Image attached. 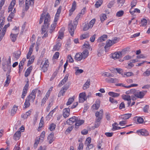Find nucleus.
Listing matches in <instances>:
<instances>
[{
    "label": "nucleus",
    "mask_w": 150,
    "mask_h": 150,
    "mask_svg": "<svg viewBox=\"0 0 150 150\" xmlns=\"http://www.w3.org/2000/svg\"><path fill=\"white\" fill-rule=\"evenodd\" d=\"M33 69V67L32 66H30L26 70L25 74V77H28L30 74L31 71Z\"/></svg>",
    "instance_id": "nucleus-22"
},
{
    "label": "nucleus",
    "mask_w": 150,
    "mask_h": 150,
    "mask_svg": "<svg viewBox=\"0 0 150 150\" xmlns=\"http://www.w3.org/2000/svg\"><path fill=\"white\" fill-rule=\"evenodd\" d=\"M133 74V73L131 72H128L126 73H125L124 74H122V75L123 77H125L127 76H132Z\"/></svg>",
    "instance_id": "nucleus-47"
},
{
    "label": "nucleus",
    "mask_w": 150,
    "mask_h": 150,
    "mask_svg": "<svg viewBox=\"0 0 150 150\" xmlns=\"http://www.w3.org/2000/svg\"><path fill=\"white\" fill-rule=\"evenodd\" d=\"M118 124L116 122H115L112 125V130L113 131L115 130H117V127L116 126V125H118Z\"/></svg>",
    "instance_id": "nucleus-62"
},
{
    "label": "nucleus",
    "mask_w": 150,
    "mask_h": 150,
    "mask_svg": "<svg viewBox=\"0 0 150 150\" xmlns=\"http://www.w3.org/2000/svg\"><path fill=\"white\" fill-rule=\"evenodd\" d=\"M82 55L80 52L76 53L74 57L75 59L77 61H81L83 59Z\"/></svg>",
    "instance_id": "nucleus-14"
},
{
    "label": "nucleus",
    "mask_w": 150,
    "mask_h": 150,
    "mask_svg": "<svg viewBox=\"0 0 150 150\" xmlns=\"http://www.w3.org/2000/svg\"><path fill=\"white\" fill-rule=\"evenodd\" d=\"M30 101L28 100L27 99H26L24 103V107H23L24 108L26 109L30 106Z\"/></svg>",
    "instance_id": "nucleus-42"
},
{
    "label": "nucleus",
    "mask_w": 150,
    "mask_h": 150,
    "mask_svg": "<svg viewBox=\"0 0 150 150\" xmlns=\"http://www.w3.org/2000/svg\"><path fill=\"white\" fill-rule=\"evenodd\" d=\"M80 16V15L78 14L76 16L73 22H72V21H70V23L69 24V31L72 36H73L75 29L76 28L78 24V21L79 20Z\"/></svg>",
    "instance_id": "nucleus-1"
},
{
    "label": "nucleus",
    "mask_w": 150,
    "mask_h": 150,
    "mask_svg": "<svg viewBox=\"0 0 150 150\" xmlns=\"http://www.w3.org/2000/svg\"><path fill=\"white\" fill-rule=\"evenodd\" d=\"M6 75L7 76L5 82L6 84L4 85V86H8V84L10 82L11 79V77L10 75H7V74H6Z\"/></svg>",
    "instance_id": "nucleus-30"
},
{
    "label": "nucleus",
    "mask_w": 150,
    "mask_h": 150,
    "mask_svg": "<svg viewBox=\"0 0 150 150\" xmlns=\"http://www.w3.org/2000/svg\"><path fill=\"white\" fill-rule=\"evenodd\" d=\"M108 94L112 97L116 98L120 96V94L112 92H109L108 93Z\"/></svg>",
    "instance_id": "nucleus-32"
},
{
    "label": "nucleus",
    "mask_w": 150,
    "mask_h": 150,
    "mask_svg": "<svg viewBox=\"0 0 150 150\" xmlns=\"http://www.w3.org/2000/svg\"><path fill=\"white\" fill-rule=\"evenodd\" d=\"M82 55V57L84 59L86 58L88 56V51L87 49H85L81 53Z\"/></svg>",
    "instance_id": "nucleus-27"
},
{
    "label": "nucleus",
    "mask_w": 150,
    "mask_h": 150,
    "mask_svg": "<svg viewBox=\"0 0 150 150\" xmlns=\"http://www.w3.org/2000/svg\"><path fill=\"white\" fill-rule=\"evenodd\" d=\"M55 125L53 123H52L50 125L49 129L51 131H52L55 129Z\"/></svg>",
    "instance_id": "nucleus-54"
},
{
    "label": "nucleus",
    "mask_w": 150,
    "mask_h": 150,
    "mask_svg": "<svg viewBox=\"0 0 150 150\" xmlns=\"http://www.w3.org/2000/svg\"><path fill=\"white\" fill-rule=\"evenodd\" d=\"M95 116L97 117L98 116H100L101 117H103V110H100L99 112H96L95 113Z\"/></svg>",
    "instance_id": "nucleus-45"
},
{
    "label": "nucleus",
    "mask_w": 150,
    "mask_h": 150,
    "mask_svg": "<svg viewBox=\"0 0 150 150\" xmlns=\"http://www.w3.org/2000/svg\"><path fill=\"white\" fill-rule=\"evenodd\" d=\"M2 68L4 71H7V74H9L11 71V67L7 66V65L6 66H5V65L2 64Z\"/></svg>",
    "instance_id": "nucleus-17"
},
{
    "label": "nucleus",
    "mask_w": 150,
    "mask_h": 150,
    "mask_svg": "<svg viewBox=\"0 0 150 150\" xmlns=\"http://www.w3.org/2000/svg\"><path fill=\"white\" fill-rule=\"evenodd\" d=\"M16 0H12L9 6L8 7V12L11 11H12L14 6L16 4Z\"/></svg>",
    "instance_id": "nucleus-18"
},
{
    "label": "nucleus",
    "mask_w": 150,
    "mask_h": 150,
    "mask_svg": "<svg viewBox=\"0 0 150 150\" xmlns=\"http://www.w3.org/2000/svg\"><path fill=\"white\" fill-rule=\"evenodd\" d=\"M76 2L75 1H74L72 4V7L69 10V14L70 16H71L73 11L75 10L76 8Z\"/></svg>",
    "instance_id": "nucleus-19"
},
{
    "label": "nucleus",
    "mask_w": 150,
    "mask_h": 150,
    "mask_svg": "<svg viewBox=\"0 0 150 150\" xmlns=\"http://www.w3.org/2000/svg\"><path fill=\"white\" fill-rule=\"evenodd\" d=\"M86 94L85 92L80 93L79 95V103H83L86 100Z\"/></svg>",
    "instance_id": "nucleus-6"
},
{
    "label": "nucleus",
    "mask_w": 150,
    "mask_h": 150,
    "mask_svg": "<svg viewBox=\"0 0 150 150\" xmlns=\"http://www.w3.org/2000/svg\"><path fill=\"white\" fill-rule=\"evenodd\" d=\"M100 106V102L99 101L96 102L95 103L93 104L92 107L94 109L97 110L99 108Z\"/></svg>",
    "instance_id": "nucleus-40"
},
{
    "label": "nucleus",
    "mask_w": 150,
    "mask_h": 150,
    "mask_svg": "<svg viewBox=\"0 0 150 150\" xmlns=\"http://www.w3.org/2000/svg\"><path fill=\"white\" fill-rule=\"evenodd\" d=\"M122 53L121 52H115L112 54V57L113 58H119L121 56Z\"/></svg>",
    "instance_id": "nucleus-26"
},
{
    "label": "nucleus",
    "mask_w": 150,
    "mask_h": 150,
    "mask_svg": "<svg viewBox=\"0 0 150 150\" xmlns=\"http://www.w3.org/2000/svg\"><path fill=\"white\" fill-rule=\"evenodd\" d=\"M61 44L60 42H58L54 46L53 48L54 51H58L61 47Z\"/></svg>",
    "instance_id": "nucleus-34"
},
{
    "label": "nucleus",
    "mask_w": 150,
    "mask_h": 150,
    "mask_svg": "<svg viewBox=\"0 0 150 150\" xmlns=\"http://www.w3.org/2000/svg\"><path fill=\"white\" fill-rule=\"evenodd\" d=\"M83 72V71L82 69H77L76 70L75 74L76 75H77L79 74L82 73Z\"/></svg>",
    "instance_id": "nucleus-64"
},
{
    "label": "nucleus",
    "mask_w": 150,
    "mask_h": 150,
    "mask_svg": "<svg viewBox=\"0 0 150 150\" xmlns=\"http://www.w3.org/2000/svg\"><path fill=\"white\" fill-rule=\"evenodd\" d=\"M45 132L44 131H43L41 133L39 138L40 140H41L42 141L44 140L45 136Z\"/></svg>",
    "instance_id": "nucleus-55"
},
{
    "label": "nucleus",
    "mask_w": 150,
    "mask_h": 150,
    "mask_svg": "<svg viewBox=\"0 0 150 150\" xmlns=\"http://www.w3.org/2000/svg\"><path fill=\"white\" fill-rule=\"evenodd\" d=\"M69 76L68 74H66L64 79L60 82L59 84H61L62 85H63L68 80Z\"/></svg>",
    "instance_id": "nucleus-39"
},
{
    "label": "nucleus",
    "mask_w": 150,
    "mask_h": 150,
    "mask_svg": "<svg viewBox=\"0 0 150 150\" xmlns=\"http://www.w3.org/2000/svg\"><path fill=\"white\" fill-rule=\"evenodd\" d=\"M100 18L101 22H103L107 18L106 15L105 14H103L100 16Z\"/></svg>",
    "instance_id": "nucleus-46"
},
{
    "label": "nucleus",
    "mask_w": 150,
    "mask_h": 150,
    "mask_svg": "<svg viewBox=\"0 0 150 150\" xmlns=\"http://www.w3.org/2000/svg\"><path fill=\"white\" fill-rule=\"evenodd\" d=\"M91 80L90 79H87L86 82L83 85V89L84 90H86L89 87L90 85Z\"/></svg>",
    "instance_id": "nucleus-23"
},
{
    "label": "nucleus",
    "mask_w": 150,
    "mask_h": 150,
    "mask_svg": "<svg viewBox=\"0 0 150 150\" xmlns=\"http://www.w3.org/2000/svg\"><path fill=\"white\" fill-rule=\"evenodd\" d=\"M54 136V133L53 132L51 133L48 136L47 139L49 140V144H51L54 141L53 138Z\"/></svg>",
    "instance_id": "nucleus-24"
},
{
    "label": "nucleus",
    "mask_w": 150,
    "mask_h": 150,
    "mask_svg": "<svg viewBox=\"0 0 150 150\" xmlns=\"http://www.w3.org/2000/svg\"><path fill=\"white\" fill-rule=\"evenodd\" d=\"M105 81L110 83H114L116 82H118V80L116 78H112L111 77H108L105 79Z\"/></svg>",
    "instance_id": "nucleus-11"
},
{
    "label": "nucleus",
    "mask_w": 150,
    "mask_h": 150,
    "mask_svg": "<svg viewBox=\"0 0 150 150\" xmlns=\"http://www.w3.org/2000/svg\"><path fill=\"white\" fill-rule=\"evenodd\" d=\"M74 98H69L66 103L67 105H68L71 104L74 101Z\"/></svg>",
    "instance_id": "nucleus-52"
},
{
    "label": "nucleus",
    "mask_w": 150,
    "mask_h": 150,
    "mask_svg": "<svg viewBox=\"0 0 150 150\" xmlns=\"http://www.w3.org/2000/svg\"><path fill=\"white\" fill-rule=\"evenodd\" d=\"M49 63L48 59H46L42 67V70L44 72L47 71L49 66Z\"/></svg>",
    "instance_id": "nucleus-8"
},
{
    "label": "nucleus",
    "mask_w": 150,
    "mask_h": 150,
    "mask_svg": "<svg viewBox=\"0 0 150 150\" xmlns=\"http://www.w3.org/2000/svg\"><path fill=\"white\" fill-rule=\"evenodd\" d=\"M34 91H32L30 95L27 97L26 99L30 102H33L35 98L36 95L34 93Z\"/></svg>",
    "instance_id": "nucleus-4"
},
{
    "label": "nucleus",
    "mask_w": 150,
    "mask_h": 150,
    "mask_svg": "<svg viewBox=\"0 0 150 150\" xmlns=\"http://www.w3.org/2000/svg\"><path fill=\"white\" fill-rule=\"evenodd\" d=\"M34 4H32L30 0H26L25 1V9L28 10L29 8V6L30 5H33Z\"/></svg>",
    "instance_id": "nucleus-35"
},
{
    "label": "nucleus",
    "mask_w": 150,
    "mask_h": 150,
    "mask_svg": "<svg viewBox=\"0 0 150 150\" xmlns=\"http://www.w3.org/2000/svg\"><path fill=\"white\" fill-rule=\"evenodd\" d=\"M83 47H86L88 49H90L91 48V46L88 42H85V43L83 45Z\"/></svg>",
    "instance_id": "nucleus-58"
},
{
    "label": "nucleus",
    "mask_w": 150,
    "mask_h": 150,
    "mask_svg": "<svg viewBox=\"0 0 150 150\" xmlns=\"http://www.w3.org/2000/svg\"><path fill=\"white\" fill-rule=\"evenodd\" d=\"M147 23V20L145 19H143L141 21V24L142 26H144L146 25Z\"/></svg>",
    "instance_id": "nucleus-61"
},
{
    "label": "nucleus",
    "mask_w": 150,
    "mask_h": 150,
    "mask_svg": "<svg viewBox=\"0 0 150 150\" xmlns=\"http://www.w3.org/2000/svg\"><path fill=\"white\" fill-rule=\"evenodd\" d=\"M77 119V117L73 116L67 121V124L69 125H71L73 124V123L75 122Z\"/></svg>",
    "instance_id": "nucleus-7"
},
{
    "label": "nucleus",
    "mask_w": 150,
    "mask_h": 150,
    "mask_svg": "<svg viewBox=\"0 0 150 150\" xmlns=\"http://www.w3.org/2000/svg\"><path fill=\"white\" fill-rule=\"evenodd\" d=\"M44 25L42 26L41 29L42 33H44L50 26L49 23L50 21V17L49 14L47 13L46 15L44 14Z\"/></svg>",
    "instance_id": "nucleus-3"
},
{
    "label": "nucleus",
    "mask_w": 150,
    "mask_h": 150,
    "mask_svg": "<svg viewBox=\"0 0 150 150\" xmlns=\"http://www.w3.org/2000/svg\"><path fill=\"white\" fill-rule=\"evenodd\" d=\"M146 92V91H137L135 94V96L138 98H143Z\"/></svg>",
    "instance_id": "nucleus-5"
},
{
    "label": "nucleus",
    "mask_w": 150,
    "mask_h": 150,
    "mask_svg": "<svg viewBox=\"0 0 150 150\" xmlns=\"http://www.w3.org/2000/svg\"><path fill=\"white\" fill-rule=\"evenodd\" d=\"M52 101H49V103L47 106V107L46 109V111L47 112H49L50 110L51 107L52 105Z\"/></svg>",
    "instance_id": "nucleus-49"
},
{
    "label": "nucleus",
    "mask_w": 150,
    "mask_h": 150,
    "mask_svg": "<svg viewBox=\"0 0 150 150\" xmlns=\"http://www.w3.org/2000/svg\"><path fill=\"white\" fill-rule=\"evenodd\" d=\"M29 60L28 62L27 63V66H29L30 64H32L34 60V56H32L30 57L29 58Z\"/></svg>",
    "instance_id": "nucleus-43"
},
{
    "label": "nucleus",
    "mask_w": 150,
    "mask_h": 150,
    "mask_svg": "<svg viewBox=\"0 0 150 150\" xmlns=\"http://www.w3.org/2000/svg\"><path fill=\"white\" fill-rule=\"evenodd\" d=\"M137 117V121L139 124H142L144 120L142 117Z\"/></svg>",
    "instance_id": "nucleus-56"
},
{
    "label": "nucleus",
    "mask_w": 150,
    "mask_h": 150,
    "mask_svg": "<svg viewBox=\"0 0 150 150\" xmlns=\"http://www.w3.org/2000/svg\"><path fill=\"white\" fill-rule=\"evenodd\" d=\"M5 21L4 17L1 16L0 17V41L3 39L6 32V29L10 26L9 24L5 25L4 28L2 29V27L4 25V22Z\"/></svg>",
    "instance_id": "nucleus-2"
},
{
    "label": "nucleus",
    "mask_w": 150,
    "mask_h": 150,
    "mask_svg": "<svg viewBox=\"0 0 150 150\" xmlns=\"http://www.w3.org/2000/svg\"><path fill=\"white\" fill-rule=\"evenodd\" d=\"M18 34H14L12 33L11 34L10 38L13 42H14L16 40Z\"/></svg>",
    "instance_id": "nucleus-37"
},
{
    "label": "nucleus",
    "mask_w": 150,
    "mask_h": 150,
    "mask_svg": "<svg viewBox=\"0 0 150 150\" xmlns=\"http://www.w3.org/2000/svg\"><path fill=\"white\" fill-rule=\"evenodd\" d=\"M137 132L140 133V134L144 136H147L149 135V133L148 131L144 129H142L137 131Z\"/></svg>",
    "instance_id": "nucleus-15"
},
{
    "label": "nucleus",
    "mask_w": 150,
    "mask_h": 150,
    "mask_svg": "<svg viewBox=\"0 0 150 150\" xmlns=\"http://www.w3.org/2000/svg\"><path fill=\"white\" fill-rule=\"evenodd\" d=\"M50 96V93L48 91L46 93L45 97L42 100V103L41 104V106H43L44 104L46 102V101L48 99Z\"/></svg>",
    "instance_id": "nucleus-10"
},
{
    "label": "nucleus",
    "mask_w": 150,
    "mask_h": 150,
    "mask_svg": "<svg viewBox=\"0 0 150 150\" xmlns=\"http://www.w3.org/2000/svg\"><path fill=\"white\" fill-rule=\"evenodd\" d=\"M107 35H103L98 38V42H101L105 40L107 38Z\"/></svg>",
    "instance_id": "nucleus-29"
},
{
    "label": "nucleus",
    "mask_w": 150,
    "mask_h": 150,
    "mask_svg": "<svg viewBox=\"0 0 150 150\" xmlns=\"http://www.w3.org/2000/svg\"><path fill=\"white\" fill-rule=\"evenodd\" d=\"M89 35L88 33L86 34H84L82 35L80 37V39L81 40H83L85 38H87L89 37Z\"/></svg>",
    "instance_id": "nucleus-51"
},
{
    "label": "nucleus",
    "mask_w": 150,
    "mask_h": 150,
    "mask_svg": "<svg viewBox=\"0 0 150 150\" xmlns=\"http://www.w3.org/2000/svg\"><path fill=\"white\" fill-rule=\"evenodd\" d=\"M26 59L25 58H23L20 62L19 65V73H21L22 69L23 68V66L24 64V62L26 61Z\"/></svg>",
    "instance_id": "nucleus-12"
},
{
    "label": "nucleus",
    "mask_w": 150,
    "mask_h": 150,
    "mask_svg": "<svg viewBox=\"0 0 150 150\" xmlns=\"http://www.w3.org/2000/svg\"><path fill=\"white\" fill-rule=\"evenodd\" d=\"M129 12L132 15H133L135 12H136L139 13H140V10L138 8H135L133 10V9L132 8H131L130 9Z\"/></svg>",
    "instance_id": "nucleus-41"
},
{
    "label": "nucleus",
    "mask_w": 150,
    "mask_h": 150,
    "mask_svg": "<svg viewBox=\"0 0 150 150\" xmlns=\"http://www.w3.org/2000/svg\"><path fill=\"white\" fill-rule=\"evenodd\" d=\"M21 132L20 131H17L14 134L13 138L15 140H19L21 136Z\"/></svg>",
    "instance_id": "nucleus-16"
},
{
    "label": "nucleus",
    "mask_w": 150,
    "mask_h": 150,
    "mask_svg": "<svg viewBox=\"0 0 150 150\" xmlns=\"http://www.w3.org/2000/svg\"><path fill=\"white\" fill-rule=\"evenodd\" d=\"M117 2L118 4V6L121 7L124 4L125 0H117Z\"/></svg>",
    "instance_id": "nucleus-57"
},
{
    "label": "nucleus",
    "mask_w": 150,
    "mask_h": 150,
    "mask_svg": "<svg viewBox=\"0 0 150 150\" xmlns=\"http://www.w3.org/2000/svg\"><path fill=\"white\" fill-rule=\"evenodd\" d=\"M122 98L124 100L127 101L131 100V98L130 96L126 95H123L122 96Z\"/></svg>",
    "instance_id": "nucleus-38"
},
{
    "label": "nucleus",
    "mask_w": 150,
    "mask_h": 150,
    "mask_svg": "<svg viewBox=\"0 0 150 150\" xmlns=\"http://www.w3.org/2000/svg\"><path fill=\"white\" fill-rule=\"evenodd\" d=\"M18 109V107L16 106L15 105L12 108L11 111V116H13L16 112Z\"/></svg>",
    "instance_id": "nucleus-28"
},
{
    "label": "nucleus",
    "mask_w": 150,
    "mask_h": 150,
    "mask_svg": "<svg viewBox=\"0 0 150 150\" xmlns=\"http://www.w3.org/2000/svg\"><path fill=\"white\" fill-rule=\"evenodd\" d=\"M13 54L15 58V60H16L19 58L21 54V52L19 51H17L15 52H13Z\"/></svg>",
    "instance_id": "nucleus-21"
},
{
    "label": "nucleus",
    "mask_w": 150,
    "mask_h": 150,
    "mask_svg": "<svg viewBox=\"0 0 150 150\" xmlns=\"http://www.w3.org/2000/svg\"><path fill=\"white\" fill-rule=\"evenodd\" d=\"M70 110L69 108H65L63 110V115L66 118L68 117L70 114Z\"/></svg>",
    "instance_id": "nucleus-9"
},
{
    "label": "nucleus",
    "mask_w": 150,
    "mask_h": 150,
    "mask_svg": "<svg viewBox=\"0 0 150 150\" xmlns=\"http://www.w3.org/2000/svg\"><path fill=\"white\" fill-rule=\"evenodd\" d=\"M96 20L95 19H93L91 20V21L88 23L89 26L91 27V28L92 27L94 24Z\"/></svg>",
    "instance_id": "nucleus-63"
},
{
    "label": "nucleus",
    "mask_w": 150,
    "mask_h": 150,
    "mask_svg": "<svg viewBox=\"0 0 150 150\" xmlns=\"http://www.w3.org/2000/svg\"><path fill=\"white\" fill-rule=\"evenodd\" d=\"M109 101L112 103H114L115 104H117V100H115L112 97H110Z\"/></svg>",
    "instance_id": "nucleus-59"
},
{
    "label": "nucleus",
    "mask_w": 150,
    "mask_h": 150,
    "mask_svg": "<svg viewBox=\"0 0 150 150\" xmlns=\"http://www.w3.org/2000/svg\"><path fill=\"white\" fill-rule=\"evenodd\" d=\"M113 44L112 41L110 40H108L106 41V44L104 47V48L106 50L108 48L110 47Z\"/></svg>",
    "instance_id": "nucleus-31"
},
{
    "label": "nucleus",
    "mask_w": 150,
    "mask_h": 150,
    "mask_svg": "<svg viewBox=\"0 0 150 150\" xmlns=\"http://www.w3.org/2000/svg\"><path fill=\"white\" fill-rule=\"evenodd\" d=\"M90 28H91V27H90V26H89L88 24L85 23L84 25L83 30L86 31Z\"/></svg>",
    "instance_id": "nucleus-50"
},
{
    "label": "nucleus",
    "mask_w": 150,
    "mask_h": 150,
    "mask_svg": "<svg viewBox=\"0 0 150 150\" xmlns=\"http://www.w3.org/2000/svg\"><path fill=\"white\" fill-rule=\"evenodd\" d=\"M91 142V139L90 137H88L85 141V145H87V144H90Z\"/></svg>",
    "instance_id": "nucleus-60"
},
{
    "label": "nucleus",
    "mask_w": 150,
    "mask_h": 150,
    "mask_svg": "<svg viewBox=\"0 0 150 150\" xmlns=\"http://www.w3.org/2000/svg\"><path fill=\"white\" fill-rule=\"evenodd\" d=\"M84 120H78V118L77 117V119L76 121L75 122V126H79L82 125L84 123Z\"/></svg>",
    "instance_id": "nucleus-33"
},
{
    "label": "nucleus",
    "mask_w": 150,
    "mask_h": 150,
    "mask_svg": "<svg viewBox=\"0 0 150 150\" xmlns=\"http://www.w3.org/2000/svg\"><path fill=\"white\" fill-rule=\"evenodd\" d=\"M64 30V28L62 29L59 31V35H58V38L62 39V38L63 37L64 33L63 31Z\"/></svg>",
    "instance_id": "nucleus-36"
},
{
    "label": "nucleus",
    "mask_w": 150,
    "mask_h": 150,
    "mask_svg": "<svg viewBox=\"0 0 150 150\" xmlns=\"http://www.w3.org/2000/svg\"><path fill=\"white\" fill-rule=\"evenodd\" d=\"M68 87L67 86H64L62 88V89L60 90L58 94V96L59 97H61L62 96H63L64 93L68 89Z\"/></svg>",
    "instance_id": "nucleus-13"
},
{
    "label": "nucleus",
    "mask_w": 150,
    "mask_h": 150,
    "mask_svg": "<svg viewBox=\"0 0 150 150\" xmlns=\"http://www.w3.org/2000/svg\"><path fill=\"white\" fill-rule=\"evenodd\" d=\"M124 13V11L122 10L120 11H118L116 13V16L118 17L122 16Z\"/></svg>",
    "instance_id": "nucleus-48"
},
{
    "label": "nucleus",
    "mask_w": 150,
    "mask_h": 150,
    "mask_svg": "<svg viewBox=\"0 0 150 150\" xmlns=\"http://www.w3.org/2000/svg\"><path fill=\"white\" fill-rule=\"evenodd\" d=\"M143 75L144 76H148L150 75V69H147L143 74Z\"/></svg>",
    "instance_id": "nucleus-53"
},
{
    "label": "nucleus",
    "mask_w": 150,
    "mask_h": 150,
    "mask_svg": "<svg viewBox=\"0 0 150 150\" xmlns=\"http://www.w3.org/2000/svg\"><path fill=\"white\" fill-rule=\"evenodd\" d=\"M132 115L131 113H127L121 115L120 118L124 120H126L129 119Z\"/></svg>",
    "instance_id": "nucleus-25"
},
{
    "label": "nucleus",
    "mask_w": 150,
    "mask_h": 150,
    "mask_svg": "<svg viewBox=\"0 0 150 150\" xmlns=\"http://www.w3.org/2000/svg\"><path fill=\"white\" fill-rule=\"evenodd\" d=\"M57 24V23L56 22H54V23L51 24L50 27V28L49 29L48 28V31L49 30V32L50 33H52L54 31L55 28L56 27Z\"/></svg>",
    "instance_id": "nucleus-20"
},
{
    "label": "nucleus",
    "mask_w": 150,
    "mask_h": 150,
    "mask_svg": "<svg viewBox=\"0 0 150 150\" xmlns=\"http://www.w3.org/2000/svg\"><path fill=\"white\" fill-rule=\"evenodd\" d=\"M14 15V12H11L8 18V21H11V20L13 18Z\"/></svg>",
    "instance_id": "nucleus-44"
}]
</instances>
